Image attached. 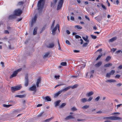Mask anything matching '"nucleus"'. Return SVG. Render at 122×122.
<instances>
[{
	"instance_id": "obj_15",
	"label": "nucleus",
	"mask_w": 122,
	"mask_h": 122,
	"mask_svg": "<svg viewBox=\"0 0 122 122\" xmlns=\"http://www.w3.org/2000/svg\"><path fill=\"white\" fill-rule=\"evenodd\" d=\"M71 88V86H69L65 88L62 89L61 90L62 91V92H65L68 90L69 89Z\"/></svg>"
},
{
	"instance_id": "obj_48",
	"label": "nucleus",
	"mask_w": 122,
	"mask_h": 122,
	"mask_svg": "<svg viewBox=\"0 0 122 122\" xmlns=\"http://www.w3.org/2000/svg\"><path fill=\"white\" fill-rule=\"evenodd\" d=\"M115 72V71L114 70H111L110 72V73H111V75H113L114 74V73Z\"/></svg>"
},
{
	"instance_id": "obj_43",
	"label": "nucleus",
	"mask_w": 122,
	"mask_h": 122,
	"mask_svg": "<svg viewBox=\"0 0 122 122\" xmlns=\"http://www.w3.org/2000/svg\"><path fill=\"white\" fill-rule=\"evenodd\" d=\"M11 106H12V105H7L5 104L3 105V106L6 107H9Z\"/></svg>"
},
{
	"instance_id": "obj_30",
	"label": "nucleus",
	"mask_w": 122,
	"mask_h": 122,
	"mask_svg": "<svg viewBox=\"0 0 122 122\" xmlns=\"http://www.w3.org/2000/svg\"><path fill=\"white\" fill-rule=\"evenodd\" d=\"M66 104V103H63L59 106V108H62L64 107Z\"/></svg>"
},
{
	"instance_id": "obj_4",
	"label": "nucleus",
	"mask_w": 122,
	"mask_h": 122,
	"mask_svg": "<svg viewBox=\"0 0 122 122\" xmlns=\"http://www.w3.org/2000/svg\"><path fill=\"white\" fill-rule=\"evenodd\" d=\"M22 11L20 9L15 10L14 11V14L16 16H20L22 13Z\"/></svg>"
},
{
	"instance_id": "obj_5",
	"label": "nucleus",
	"mask_w": 122,
	"mask_h": 122,
	"mask_svg": "<svg viewBox=\"0 0 122 122\" xmlns=\"http://www.w3.org/2000/svg\"><path fill=\"white\" fill-rule=\"evenodd\" d=\"M20 70L21 69H20L14 71L13 74L10 76V78L11 79L14 77H15L16 76L18 71Z\"/></svg>"
},
{
	"instance_id": "obj_10",
	"label": "nucleus",
	"mask_w": 122,
	"mask_h": 122,
	"mask_svg": "<svg viewBox=\"0 0 122 122\" xmlns=\"http://www.w3.org/2000/svg\"><path fill=\"white\" fill-rule=\"evenodd\" d=\"M96 110V109L95 108L94 109H88L87 110V112L89 114H91L92 113V112H94Z\"/></svg>"
},
{
	"instance_id": "obj_64",
	"label": "nucleus",
	"mask_w": 122,
	"mask_h": 122,
	"mask_svg": "<svg viewBox=\"0 0 122 122\" xmlns=\"http://www.w3.org/2000/svg\"><path fill=\"white\" fill-rule=\"evenodd\" d=\"M80 41H81V42L80 43L81 44H82L83 43V40L82 39H81L80 40Z\"/></svg>"
},
{
	"instance_id": "obj_61",
	"label": "nucleus",
	"mask_w": 122,
	"mask_h": 122,
	"mask_svg": "<svg viewBox=\"0 0 122 122\" xmlns=\"http://www.w3.org/2000/svg\"><path fill=\"white\" fill-rule=\"evenodd\" d=\"M122 85V84L121 83H119L117 84V86L118 87L121 86Z\"/></svg>"
},
{
	"instance_id": "obj_13",
	"label": "nucleus",
	"mask_w": 122,
	"mask_h": 122,
	"mask_svg": "<svg viewBox=\"0 0 122 122\" xmlns=\"http://www.w3.org/2000/svg\"><path fill=\"white\" fill-rule=\"evenodd\" d=\"M62 92L61 90H60L54 94V97L56 98Z\"/></svg>"
},
{
	"instance_id": "obj_1",
	"label": "nucleus",
	"mask_w": 122,
	"mask_h": 122,
	"mask_svg": "<svg viewBox=\"0 0 122 122\" xmlns=\"http://www.w3.org/2000/svg\"><path fill=\"white\" fill-rule=\"evenodd\" d=\"M104 119H109L111 120H122V118L116 116H112L109 117H104Z\"/></svg>"
},
{
	"instance_id": "obj_42",
	"label": "nucleus",
	"mask_w": 122,
	"mask_h": 122,
	"mask_svg": "<svg viewBox=\"0 0 122 122\" xmlns=\"http://www.w3.org/2000/svg\"><path fill=\"white\" fill-rule=\"evenodd\" d=\"M102 53H101V54L100 55H99L98 56V57H97L96 59V60L97 61L102 56Z\"/></svg>"
},
{
	"instance_id": "obj_29",
	"label": "nucleus",
	"mask_w": 122,
	"mask_h": 122,
	"mask_svg": "<svg viewBox=\"0 0 122 122\" xmlns=\"http://www.w3.org/2000/svg\"><path fill=\"white\" fill-rule=\"evenodd\" d=\"M44 112L43 111L41 113L39 114L37 116V117L39 118L42 117L43 115V114L44 113Z\"/></svg>"
},
{
	"instance_id": "obj_50",
	"label": "nucleus",
	"mask_w": 122,
	"mask_h": 122,
	"mask_svg": "<svg viewBox=\"0 0 122 122\" xmlns=\"http://www.w3.org/2000/svg\"><path fill=\"white\" fill-rule=\"evenodd\" d=\"M66 44L69 45H70L71 44L70 42L68 40H66Z\"/></svg>"
},
{
	"instance_id": "obj_46",
	"label": "nucleus",
	"mask_w": 122,
	"mask_h": 122,
	"mask_svg": "<svg viewBox=\"0 0 122 122\" xmlns=\"http://www.w3.org/2000/svg\"><path fill=\"white\" fill-rule=\"evenodd\" d=\"M88 42L84 43L82 45L83 47H85L86 46L88 45Z\"/></svg>"
},
{
	"instance_id": "obj_7",
	"label": "nucleus",
	"mask_w": 122,
	"mask_h": 122,
	"mask_svg": "<svg viewBox=\"0 0 122 122\" xmlns=\"http://www.w3.org/2000/svg\"><path fill=\"white\" fill-rule=\"evenodd\" d=\"M63 2V0H60L59 2L57 8V10H59L61 9L62 6Z\"/></svg>"
},
{
	"instance_id": "obj_32",
	"label": "nucleus",
	"mask_w": 122,
	"mask_h": 122,
	"mask_svg": "<svg viewBox=\"0 0 122 122\" xmlns=\"http://www.w3.org/2000/svg\"><path fill=\"white\" fill-rule=\"evenodd\" d=\"M111 58V56H108L107 57L105 60L106 61L108 62L110 60Z\"/></svg>"
},
{
	"instance_id": "obj_63",
	"label": "nucleus",
	"mask_w": 122,
	"mask_h": 122,
	"mask_svg": "<svg viewBox=\"0 0 122 122\" xmlns=\"http://www.w3.org/2000/svg\"><path fill=\"white\" fill-rule=\"evenodd\" d=\"M4 32L5 34H9V31L7 30H5L4 31Z\"/></svg>"
},
{
	"instance_id": "obj_31",
	"label": "nucleus",
	"mask_w": 122,
	"mask_h": 122,
	"mask_svg": "<svg viewBox=\"0 0 122 122\" xmlns=\"http://www.w3.org/2000/svg\"><path fill=\"white\" fill-rule=\"evenodd\" d=\"M57 0H53L54 3H53L52 2H51V6H52L53 5H55L56 4Z\"/></svg>"
},
{
	"instance_id": "obj_55",
	"label": "nucleus",
	"mask_w": 122,
	"mask_h": 122,
	"mask_svg": "<svg viewBox=\"0 0 122 122\" xmlns=\"http://www.w3.org/2000/svg\"><path fill=\"white\" fill-rule=\"evenodd\" d=\"M117 50L116 48H112L111 49V51H112L113 52H114Z\"/></svg>"
},
{
	"instance_id": "obj_6",
	"label": "nucleus",
	"mask_w": 122,
	"mask_h": 122,
	"mask_svg": "<svg viewBox=\"0 0 122 122\" xmlns=\"http://www.w3.org/2000/svg\"><path fill=\"white\" fill-rule=\"evenodd\" d=\"M37 18V15H36L34 16V18H33L32 20V21L31 23V27H32L33 26V24L34 23H35L36 20Z\"/></svg>"
},
{
	"instance_id": "obj_24",
	"label": "nucleus",
	"mask_w": 122,
	"mask_h": 122,
	"mask_svg": "<svg viewBox=\"0 0 122 122\" xmlns=\"http://www.w3.org/2000/svg\"><path fill=\"white\" fill-rule=\"evenodd\" d=\"M102 62L101 61H99L95 65V66L96 67H99L102 64Z\"/></svg>"
},
{
	"instance_id": "obj_12",
	"label": "nucleus",
	"mask_w": 122,
	"mask_h": 122,
	"mask_svg": "<svg viewBox=\"0 0 122 122\" xmlns=\"http://www.w3.org/2000/svg\"><path fill=\"white\" fill-rule=\"evenodd\" d=\"M57 25L54 28H53L52 30V34L53 35H54L56 34V31L57 29Z\"/></svg>"
},
{
	"instance_id": "obj_25",
	"label": "nucleus",
	"mask_w": 122,
	"mask_h": 122,
	"mask_svg": "<svg viewBox=\"0 0 122 122\" xmlns=\"http://www.w3.org/2000/svg\"><path fill=\"white\" fill-rule=\"evenodd\" d=\"M37 29L38 28L37 27H36L34 29L33 32V34L34 35H35L36 34L37 30Z\"/></svg>"
},
{
	"instance_id": "obj_33",
	"label": "nucleus",
	"mask_w": 122,
	"mask_h": 122,
	"mask_svg": "<svg viewBox=\"0 0 122 122\" xmlns=\"http://www.w3.org/2000/svg\"><path fill=\"white\" fill-rule=\"evenodd\" d=\"M53 117H52L51 118L46 119L44 121L45 122H49L53 118Z\"/></svg>"
},
{
	"instance_id": "obj_40",
	"label": "nucleus",
	"mask_w": 122,
	"mask_h": 122,
	"mask_svg": "<svg viewBox=\"0 0 122 122\" xmlns=\"http://www.w3.org/2000/svg\"><path fill=\"white\" fill-rule=\"evenodd\" d=\"M67 63L66 62H62L61 63V65L62 66H65L67 65Z\"/></svg>"
},
{
	"instance_id": "obj_17",
	"label": "nucleus",
	"mask_w": 122,
	"mask_h": 122,
	"mask_svg": "<svg viewBox=\"0 0 122 122\" xmlns=\"http://www.w3.org/2000/svg\"><path fill=\"white\" fill-rule=\"evenodd\" d=\"M117 39V37L116 36L114 37L111 39H110L109 41V42H112L115 40H116Z\"/></svg>"
},
{
	"instance_id": "obj_19",
	"label": "nucleus",
	"mask_w": 122,
	"mask_h": 122,
	"mask_svg": "<svg viewBox=\"0 0 122 122\" xmlns=\"http://www.w3.org/2000/svg\"><path fill=\"white\" fill-rule=\"evenodd\" d=\"M15 16V14L10 15L9 16V19L10 20L14 19L16 17Z\"/></svg>"
},
{
	"instance_id": "obj_47",
	"label": "nucleus",
	"mask_w": 122,
	"mask_h": 122,
	"mask_svg": "<svg viewBox=\"0 0 122 122\" xmlns=\"http://www.w3.org/2000/svg\"><path fill=\"white\" fill-rule=\"evenodd\" d=\"M65 85V84H60L57 85L56 86H55L54 87H55V88H56L58 86H61L64 85Z\"/></svg>"
},
{
	"instance_id": "obj_59",
	"label": "nucleus",
	"mask_w": 122,
	"mask_h": 122,
	"mask_svg": "<svg viewBox=\"0 0 122 122\" xmlns=\"http://www.w3.org/2000/svg\"><path fill=\"white\" fill-rule=\"evenodd\" d=\"M121 50H119L118 51H116V52L115 53L117 54H118L119 53H120V52H121Z\"/></svg>"
},
{
	"instance_id": "obj_18",
	"label": "nucleus",
	"mask_w": 122,
	"mask_h": 122,
	"mask_svg": "<svg viewBox=\"0 0 122 122\" xmlns=\"http://www.w3.org/2000/svg\"><path fill=\"white\" fill-rule=\"evenodd\" d=\"M94 92H93L92 91H91L87 93L86 94V96L87 97H90L93 95L94 94Z\"/></svg>"
},
{
	"instance_id": "obj_11",
	"label": "nucleus",
	"mask_w": 122,
	"mask_h": 122,
	"mask_svg": "<svg viewBox=\"0 0 122 122\" xmlns=\"http://www.w3.org/2000/svg\"><path fill=\"white\" fill-rule=\"evenodd\" d=\"M55 45L53 43H50L49 45L46 46L47 48H52Z\"/></svg>"
},
{
	"instance_id": "obj_53",
	"label": "nucleus",
	"mask_w": 122,
	"mask_h": 122,
	"mask_svg": "<svg viewBox=\"0 0 122 122\" xmlns=\"http://www.w3.org/2000/svg\"><path fill=\"white\" fill-rule=\"evenodd\" d=\"M58 46H59V48H58V50H61V48L60 45V43H59V41L58 40Z\"/></svg>"
},
{
	"instance_id": "obj_52",
	"label": "nucleus",
	"mask_w": 122,
	"mask_h": 122,
	"mask_svg": "<svg viewBox=\"0 0 122 122\" xmlns=\"http://www.w3.org/2000/svg\"><path fill=\"white\" fill-rule=\"evenodd\" d=\"M100 98V97L98 96L95 99V100L97 101H98Z\"/></svg>"
},
{
	"instance_id": "obj_41",
	"label": "nucleus",
	"mask_w": 122,
	"mask_h": 122,
	"mask_svg": "<svg viewBox=\"0 0 122 122\" xmlns=\"http://www.w3.org/2000/svg\"><path fill=\"white\" fill-rule=\"evenodd\" d=\"M101 5L102 6V7L103 9L104 10H107V8L106 7L104 6L102 4H101Z\"/></svg>"
},
{
	"instance_id": "obj_62",
	"label": "nucleus",
	"mask_w": 122,
	"mask_h": 122,
	"mask_svg": "<svg viewBox=\"0 0 122 122\" xmlns=\"http://www.w3.org/2000/svg\"><path fill=\"white\" fill-rule=\"evenodd\" d=\"M73 52L75 53H78L80 52V51L77 50H73Z\"/></svg>"
},
{
	"instance_id": "obj_49",
	"label": "nucleus",
	"mask_w": 122,
	"mask_h": 122,
	"mask_svg": "<svg viewBox=\"0 0 122 122\" xmlns=\"http://www.w3.org/2000/svg\"><path fill=\"white\" fill-rule=\"evenodd\" d=\"M93 99V97H90L88 100H87L88 102H90Z\"/></svg>"
},
{
	"instance_id": "obj_16",
	"label": "nucleus",
	"mask_w": 122,
	"mask_h": 122,
	"mask_svg": "<svg viewBox=\"0 0 122 122\" xmlns=\"http://www.w3.org/2000/svg\"><path fill=\"white\" fill-rule=\"evenodd\" d=\"M41 79L40 78H39L37 79L36 83V85L37 87H39V83H41Z\"/></svg>"
},
{
	"instance_id": "obj_8",
	"label": "nucleus",
	"mask_w": 122,
	"mask_h": 122,
	"mask_svg": "<svg viewBox=\"0 0 122 122\" xmlns=\"http://www.w3.org/2000/svg\"><path fill=\"white\" fill-rule=\"evenodd\" d=\"M29 90L31 91H34V94L36 91V85H34L30 87L29 88Z\"/></svg>"
},
{
	"instance_id": "obj_23",
	"label": "nucleus",
	"mask_w": 122,
	"mask_h": 122,
	"mask_svg": "<svg viewBox=\"0 0 122 122\" xmlns=\"http://www.w3.org/2000/svg\"><path fill=\"white\" fill-rule=\"evenodd\" d=\"M61 101L60 100H59L57 101L56 102H55V107H56L59 105V104L61 102Z\"/></svg>"
},
{
	"instance_id": "obj_21",
	"label": "nucleus",
	"mask_w": 122,
	"mask_h": 122,
	"mask_svg": "<svg viewBox=\"0 0 122 122\" xmlns=\"http://www.w3.org/2000/svg\"><path fill=\"white\" fill-rule=\"evenodd\" d=\"M106 82H107L111 83L116 82V81L115 80L110 79L106 81Z\"/></svg>"
},
{
	"instance_id": "obj_45",
	"label": "nucleus",
	"mask_w": 122,
	"mask_h": 122,
	"mask_svg": "<svg viewBox=\"0 0 122 122\" xmlns=\"http://www.w3.org/2000/svg\"><path fill=\"white\" fill-rule=\"evenodd\" d=\"M111 75V73H107L106 75V77H107L109 78L110 77Z\"/></svg>"
},
{
	"instance_id": "obj_51",
	"label": "nucleus",
	"mask_w": 122,
	"mask_h": 122,
	"mask_svg": "<svg viewBox=\"0 0 122 122\" xmlns=\"http://www.w3.org/2000/svg\"><path fill=\"white\" fill-rule=\"evenodd\" d=\"M23 2L22 1H20V2H19L18 4V5H22L23 4Z\"/></svg>"
},
{
	"instance_id": "obj_9",
	"label": "nucleus",
	"mask_w": 122,
	"mask_h": 122,
	"mask_svg": "<svg viewBox=\"0 0 122 122\" xmlns=\"http://www.w3.org/2000/svg\"><path fill=\"white\" fill-rule=\"evenodd\" d=\"M25 86H28L29 83V79L27 75H25Z\"/></svg>"
},
{
	"instance_id": "obj_28",
	"label": "nucleus",
	"mask_w": 122,
	"mask_h": 122,
	"mask_svg": "<svg viewBox=\"0 0 122 122\" xmlns=\"http://www.w3.org/2000/svg\"><path fill=\"white\" fill-rule=\"evenodd\" d=\"M89 105H86L83 106L82 107V108L83 109H86L89 107Z\"/></svg>"
},
{
	"instance_id": "obj_58",
	"label": "nucleus",
	"mask_w": 122,
	"mask_h": 122,
	"mask_svg": "<svg viewBox=\"0 0 122 122\" xmlns=\"http://www.w3.org/2000/svg\"><path fill=\"white\" fill-rule=\"evenodd\" d=\"M75 38L76 39H78L79 38H81V37L80 36L78 35H76L75 36Z\"/></svg>"
},
{
	"instance_id": "obj_57",
	"label": "nucleus",
	"mask_w": 122,
	"mask_h": 122,
	"mask_svg": "<svg viewBox=\"0 0 122 122\" xmlns=\"http://www.w3.org/2000/svg\"><path fill=\"white\" fill-rule=\"evenodd\" d=\"M85 18L86 19H87L88 21H90V19L89 18L87 15H85Z\"/></svg>"
},
{
	"instance_id": "obj_27",
	"label": "nucleus",
	"mask_w": 122,
	"mask_h": 122,
	"mask_svg": "<svg viewBox=\"0 0 122 122\" xmlns=\"http://www.w3.org/2000/svg\"><path fill=\"white\" fill-rule=\"evenodd\" d=\"M26 95H17L15 96V97H18L20 98H23L25 97Z\"/></svg>"
},
{
	"instance_id": "obj_36",
	"label": "nucleus",
	"mask_w": 122,
	"mask_h": 122,
	"mask_svg": "<svg viewBox=\"0 0 122 122\" xmlns=\"http://www.w3.org/2000/svg\"><path fill=\"white\" fill-rule=\"evenodd\" d=\"M75 27L79 30L81 29L82 28V27L79 25H76Z\"/></svg>"
},
{
	"instance_id": "obj_26",
	"label": "nucleus",
	"mask_w": 122,
	"mask_h": 122,
	"mask_svg": "<svg viewBox=\"0 0 122 122\" xmlns=\"http://www.w3.org/2000/svg\"><path fill=\"white\" fill-rule=\"evenodd\" d=\"M112 65V63H108L105 65L104 66L105 67H107L111 66Z\"/></svg>"
},
{
	"instance_id": "obj_35",
	"label": "nucleus",
	"mask_w": 122,
	"mask_h": 122,
	"mask_svg": "<svg viewBox=\"0 0 122 122\" xmlns=\"http://www.w3.org/2000/svg\"><path fill=\"white\" fill-rule=\"evenodd\" d=\"M49 53H46L45 55H44L43 58L44 59H45L46 57H47L49 55Z\"/></svg>"
},
{
	"instance_id": "obj_44",
	"label": "nucleus",
	"mask_w": 122,
	"mask_h": 122,
	"mask_svg": "<svg viewBox=\"0 0 122 122\" xmlns=\"http://www.w3.org/2000/svg\"><path fill=\"white\" fill-rule=\"evenodd\" d=\"M91 37L93 39H95L97 38V36H95L94 35H91Z\"/></svg>"
},
{
	"instance_id": "obj_54",
	"label": "nucleus",
	"mask_w": 122,
	"mask_h": 122,
	"mask_svg": "<svg viewBox=\"0 0 122 122\" xmlns=\"http://www.w3.org/2000/svg\"><path fill=\"white\" fill-rule=\"evenodd\" d=\"M120 75L117 74L115 76V78L118 79L120 77Z\"/></svg>"
},
{
	"instance_id": "obj_38",
	"label": "nucleus",
	"mask_w": 122,
	"mask_h": 122,
	"mask_svg": "<svg viewBox=\"0 0 122 122\" xmlns=\"http://www.w3.org/2000/svg\"><path fill=\"white\" fill-rule=\"evenodd\" d=\"M78 86V85L77 84H76L73 85V86H71V88L72 89H73L76 88Z\"/></svg>"
},
{
	"instance_id": "obj_39",
	"label": "nucleus",
	"mask_w": 122,
	"mask_h": 122,
	"mask_svg": "<svg viewBox=\"0 0 122 122\" xmlns=\"http://www.w3.org/2000/svg\"><path fill=\"white\" fill-rule=\"evenodd\" d=\"M71 110L72 111H76L77 110V109L75 107H73L71 108Z\"/></svg>"
},
{
	"instance_id": "obj_60",
	"label": "nucleus",
	"mask_w": 122,
	"mask_h": 122,
	"mask_svg": "<svg viewBox=\"0 0 122 122\" xmlns=\"http://www.w3.org/2000/svg\"><path fill=\"white\" fill-rule=\"evenodd\" d=\"M55 20H54L53 21V23L52 24V25L51 27V28L52 27H53L54 25H55Z\"/></svg>"
},
{
	"instance_id": "obj_56",
	"label": "nucleus",
	"mask_w": 122,
	"mask_h": 122,
	"mask_svg": "<svg viewBox=\"0 0 122 122\" xmlns=\"http://www.w3.org/2000/svg\"><path fill=\"white\" fill-rule=\"evenodd\" d=\"M60 77V75H58V76H56L55 75L54 76V77L55 78H56V79H59V77Z\"/></svg>"
},
{
	"instance_id": "obj_2",
	"label": "nucleus",
	"mask_w": 122,
	"mask_h": 122,
	"mask_svg": "<svg viewBox=\"0 0 122 122\" xmlns=\"http://www.w3.org/2000/svg\"><path fill=\"white\" fill-rule=\"evenodd\" d=\"M43 0H40L38 3V10H41L43 7L44 5V3H41L43 1Z\"/></svg>"
},
{
	"instance_id": "obj_34",
	"label": "nucleus",
	"mask_w": 122,
	"mask_h": 122,
	"mask_svg": "<svg viewBox=\"0 0 122 122\" xmlns=\"http://www.w3.org/2000/svg\"><path fill=\"white\" fill-rule=\"evenodd\" d=\"M101 18H99L98 17H95V19L98 22H99L102 19V17H101Z\"/></svg>"
},
{
	"instance_id": "obj_20",
	"label": "nucleus",
	"mask_w": 122,
	"mask_h": 122,
	"mask_svg": "<svg viewBox=\"0 0 122 122\" xmlns=\"http://www.w3.org/2000/svg\"><path fill=\"white\" fill-rule=\"evenodd\" d=\"M43 99L44 100H46L47 101H51V98L48 96H46L45 97H43Z\"/></svg>"
},
{
	"instance_id": "obj_3",
	"label": "nucleus",
	"mask_w": 122,
	"mask_h": 122,
	"mask_svg": "<svg viewBox=\"0 0 122 122\" xmlns=\"http://www.w3.org/2000/svg\"><path fill=\"white\" fill-rule=\"evenodd\" d=\"M22 88V86L20 85H17L16 86L12 87L11 89L12 92H14L15 91L20 90Z\"/></svg>"
},
{
	"instance_id": "obj_22",
	"label": "nucleus",
	"mask_w": 122,
	"mask_h": 122,
	"mask_svg": "<svg viewBox=\"0 0 122 122\" xmlns=\"http://www.w3.org/2000/svg\"><path fill=\"white\" fill-rule=\"evenodd\" d=\"M80 101L81 102L85 103L87 102V99L86 98H84L81 99Z\"/></svg>"
},
{
	"instance_id": "obj_14",
	"label": "nucleus",
	"mask_w": 122,
	"mask_h": 122,
	"mask_svg": "<svg viewBox=\"0 0 122 122\" xmlns=\"http://www.w3.org/2000/svg\"><path fill=\"white\" fill-rule=\"evenodd\" d=\"M74 118L75 117H73V116L72 115H70L67 116L66 118H65V119L66 120H67L69 119H74Z\"/></svg>"
},
{
	"instance_id": "obj_37",
	"label": "nucleus",
	"mask_w": 122,
	"mask_h": 122,
	"mask_svg": "<svg viewBox=\"0 0 122 122\" xmlns=\"http://www.w3.org/2000/svg\"><path fill=\"white\" fill-rule=\"evenodd\" d=\"M82 38L86 42L88 43H89V40L87 39L85 37H82Z\"/></svg>"
}]
</instances>
